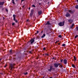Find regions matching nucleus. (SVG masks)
Segmentation results:
<instances>
[{"label":"nucleus","instance_id":"obj_1","mask_svg":"<svg viewBox=\"0 0 78 78\" xmlns=\"http://www.w3.org/2000/svg\"><path fill=\"white\" fill-rule=\"evenodd\" d=\"M45 26L46 27H48L46 28V33L47 34H48V30H49L50 33L51 32V28H50L51 27V23H50V21H48L47 22V23L45 24Z\"/></svg>","mask_w":78,"mask_h":78},{"label":"nucleus","instance_id":"obj_2","mask_svg":"<svg viewBox=\"0 0 78 78\" xmlns=\"http://www.w3.org/2000/svg\"><path fill=\"white\" fill-rule=\"evenodd\" d=\"M55 68H53V66L51 65L49 67V69H48V71L49 72H51V71H55Z\"/></svg>","mask_w":78,"mask_h":78},{"label":"nucleus","instance_id":"obj_3","mask_svg":"<svg viewBox=\"0 0 78 78\" xmlns=\"http://www.w3.org/2000/svg\"><path fill=\"white\" fill-rule=\"evenodd\" d=\"M16 66V65L14 63H13V64L10 63L9 64V66L11 68L10 70L11 71L12 70V69L14 68V66Z\"/></svg>","mask_w":78,"mask_h":78},{"label":"nucleus","instance_id":"obj_4","mask_svg":"<svg viewBox=\"0 0 78 78\" xmlns=\"http://www.w3.org/2000/svg\"><path fill=\"white\" fill-rule=\"evenodd\" d=\"M64 23H65V21L59 23L58 25L60 26V27H62V26H64Z\"/></svg>","mask_w":78,"mask_h":78},{"label":"nucleus","instance_id":"obj_5","mask_svg":"<svg viewBox=\"0 0 78 78\" xmlns=\"http://www.w3.org/2000/svg\"><path fill=\"white\" fill-rule=\"evenodd\" d=\"M13 17L14 21H15L16 23H17V20L16 19V15L13 14Z\"/></svg>","mask_w":78,"mask_h":78},{"label":"nucleus","instance_id":"obj_6","mask_svg":"<svg viewBox=\"0 0 78 78\" xmlns=\"http://www.w3.org/2000/svg\"><path fill=\"white\" fill-rule=\"evenodd\" d=\"M34 39H35V38H34L33 39L30 40L29 42H30V44H31V45H33V43H34Z\"/></svg>","mask_w":78,"mask_h":78},{"label":"nucleus","instance_id":"obj_7","mask_svg":"<svg viewBox=\"0 0 78 78\" xmlns=\"http://www.w3.org/2000/svg\"><path fill=\"white\" fill-rule=\"evenodd\" d=\"M75 10L71 9L68 10V12L70 13V14H73V13L75 12Z\"/></svg>","mask_w":78,"mask_h":78},{"label":"nucleus","instance_id":"obj_8","mask_svg":"<svg viewBox=\"0 0 78 78\" xmlns=\"http://www.w3.org/2000/svg\"><path fill=\"white\" fill-rule=\"evenodd\" d=\"M70 14L68 12H67L66 14L65 15V16L66 17H70Z\"/></svg>","mask_w":78,"mask_h":78},{"label":"nucleus","instance_id":"obj_9","mask_svg":"<svg viewBox=\"0 0 78 78\" xmlns=\"http://www.w3.org/2000/svg\"><path fill=\"white\" fill-rule=\"evenodd\" d=\"M68 22L69 23H72L73 22V20L71 19H69L68 20Z\"/></svg>","mask_w":78,"mask_h":78},{"label":"nucleus","instance_id":"obj_10","mask_svg":"<svg viewBox=\"0 0 78 78\" xmlns=\"http://www.w3.org/2000/svg\"><path fill=\"white\" fill-rule=\"evenodd\" d=\"M54 67H56V68H58V63H55L54 64Z\"/></svg>","mask_w":78,"mask_h":78},{"label":"nucleus","instance_id":"obj_11","mask_svg":"<svg viewBox=\"0 0 78 78\" xmlns=\"http://www.w3.org/2000/svg\"><path fill=\"white\" fill-rule=\"evenodd\" d=\"M63 62L65 64H67V60L66 59H64L63 61Z\"/></svg>","mask_w":78,"mask_h":78},{"label":"nucleus","instance_id":"obj_12","mask_svg":"<svg viewBox=\"0 0 78 78\" xmlns=\"http://www.w3.org/2000/svg\"><path fill=\"white\" fill-rule=\"evenodd\" d=\"M4 3H5V2H0V5L1 6H3L4 5Z\"/></svg>","mask_w":78,"mask_h":78},{"label":"nucleus","instance_id":"obj_13","mask_svg":"<svg viewBox=\"0 0 78 78\" xmlns=\"http://www.w3.org/2000/svg\"><path fill=\"white\" fill-rule=\"evenodd\" d=\"M39 15H41L42 14V11L40 10V11L38 12Z\"/></svg>","mask_w":78,"mask_h":78},{"label":"nucleus","instance_id":"obj_14","mask_svg":"<svg viewBox=\"0 0 78 78\" xmlns=\"http://www.w3.org/2000/svg\"><path fill=\"white\" fill-rule=\"evenodd\" d=\"M74 25H75V24L74 23H73L72 26L70 27V28H73V26H74Z\"/></svg>","mask_w":78,"mask_h":78},{"label":"nucleus","instance_id":"obj_15","mask_svg":"<svg viewBox=\"0 0 78 78\" xmlns=\"http://www.w3.org/2000/svg\"><path fill=\"white\" fill-rule=\"evenodd\" d=\"M33 13H30V17H33Z\"/></svg>","mask_w":78,"mask_h":78},{"label":"nucleus","instance_id":"obj_16","mask_svg":"<svg viewBox=\"0 0 78 78\" xmlns=\"http://www.w3.org/2000/svg\"><path fill=\"white\" fill-rule=\"evenodd\" d=\"M45 36V34H44L43 35L41 36V38H44V37Z\"/></svg>","mask_w":78,"mask_h":78},{"label":"nucleus","instance_id":"obj_17","mask_svg":"<svg viewBox=\"0 0 78 78\" xmlns=\"http://www.w3.org/2000/svg\"><path fill=\"white\" fill-rule=\"evenodd\" d=\"M9 53H10L11 55H12V50H11L9 51Z\"/></svg>","mask_w":78,"mask_h":78},{"label":"nucleus","instance_id":"obj_18","mask_svg":"<svg viewBox=\"0 0 78 78\" xmlns=\"http://www.w3.org/2000/svg\"><path fill=\"white\" fill-rule=\"evenodd\" d=\"M74 61H76V57H75V56H74Z\"/></svg>","mask_w":78,"mask_h":78},{"label":"nucleus","instance_id":"obj_19","mask_svg":"<svg viewBox=\"0 0 78 78\" xmlns=\"http://www.w3.org/2000/svg\"><path fill=\"white\" fill-rule=\"evenodd\" d=\"M78 35H76L75 37H74V39H77L78 38Z\"/></svg>","mask_w":78,"mask_h":78},{"label":"nucleus","instance_id":"obj_20","mask_svg":"<svg viewBox=\"0 0 78 78\" xmlns=\"http://www.w3.org/2000/svg\"><path fill=\"white\" fill-rule=\"evenodd\" d=\"M12 3L14 4H14H15V2H14V0H12Z\"/></svg>","mask_w":78,"mask_h":78},{"label":"nucleus","instance_id":"obj_21","mask_svg":"<svg viewBox=\"0 0 78 78\" xmlns=\"http://www.w3.org/2000/svg\"><path fill=\"white\" fill-rule=\"evenodd\" d=\"M75 9H78V5H76L75 7Z\"/></svg>","mask_w":78,"mask_h":78},{"label":"nucleus","instance_id":"obj_22","mask_svg":"<svg viewBox=\"0 0 78 78\" xmlns=\"http://www.w3.org/2000/svg\"><path fill=\"white\" fill-rule=\"evenodd\" d=\"M32 7H33V8H36V6H35V5H32Z\"/></svg>","mask_w":78,"mask_h":78},{"label":"nucleus","instance_id":"obj_23","mask_svg":"<svg viewBox=\"0 0 78 78\" xmlns=\"http://www.w3.org/2000/svg\"><path fill=\"white\" fill-rule=\"evenodd\" d=\"M72 67H74V68H76V67H75V66L74 64H72Z\"/></svg>","mask_w":78,"mask_h":78},{"label":"nucleus","instance_id":"obj_24","mask_svg":"<svg viewBox=\"0 0 78 78\" xmlns=\"http://www.w3.org/2000/svg\"><path fill=\"white\" fill-rule=\"evenodd\" d=\"M33 12H34V10H33V9L31 11V12L30 13H32V14H33Z\"/></svg>","mask_w":78,"mask_h":78},{"label":"nucleus","instance_id":"obj_25","mask_svg":"<svg viewBox=\"0 0 78 78\" xmlns=\"http://www.w3.org/2000/svg\"><path fill=\"white\" fill-rule=\"evenodd\" d=\"M14 25H15V23H12V26H14Z\"/></svg>","mask_w":78,"mask_h":78},{"label":"nucleus","instance_id":"obj_26","mask_svg":"<svg viewBox=\"0 0 78 78\" xmlns=\"http://www.w3.org/2000/svg\"><path fill=\"white\" fill-rule=\"evenodd\" d=\"M58 37H60V38H61L62 37V36L61 35H60L58 36Z\"/></svg>","mask_w":78,"mask_h":78},{"label":"nucleus","instance_id":"obj_27","mask_svg":"<svg viewBox=\"0 0 78 78\" xmlns=\"http://www.w3.org/2000/svg\"><path fill=\"white\" fill-rule=\"evenodd\" d=\"M62 46H63V47H65L66 46V44H63L62 45Z\"/></svg>","mask_w":78,"mask_h":78},{"label":"nucleus","instance_id":"obj_28","mask_svg":"<svg viewBox=\"0 0 78 78\" xmlns=\"http://www.w3.org/2000/svg\"><path fill=\"white\" fill-rule=\"evenodd\" d=\"M24 74L25 75H27V74H28V73L26 72V73H24Z\"/></svg>","mask_w":78,"mask_h":78},{"label":"nucleus","instance_id":"obj_29","mask_svg":"<svg viewBox=\"0 0 78 78\" xmlns=\"http://www.w3.org/2000/svg\"><path fill=\"white\" fill-rule=\"evenodd\" d=\"M5 9L6 11V12H8V9Z\"/></svg>","mask_w":78,"mask_h":78},{"label":"nucleus","instance_id":"obj_30","mask_svg":"<svg viewBox=\"0 0 78 78\" xmlns=\"http://www.w3.org/2000/svg\"><path fill=\"white\" fill-rule=\"evenodd\" d=\"M37 33H35V34H38V33H39V31H38V30H37Z\"/></svg>","mask_w":78,"mask_h":78},{"label":"nucleus","instance_id":"obj_31","mask_svg":"<svg viewBox=\"0 0 78 78\" xmlns=\"http://www.w3.org/2000/svg\"><path fill=\"white\" fill-rule=\"evenodd\" d=\"M76 31H78V27H76Z\"/></svg>","mask_w":78,"mask_h":78},{"label":"nucleus","instance_id":"obj_32","mask_svg":"<svg viewBox=\"0 0 78 78\" xmlns=\"http://www.w3.org/2000/svg\"><path fill=\"white\" fill-rule=\"evenodd\" d=\"M60 61L62 63V61H63V59H61Z\"/></svg>","mask_w":78,"mask_h":78},{"label":"nucleus","instance_id":"obj_33","mask_svg":"<svg viewBox=\"0 0 78 78\" xmlns=\"http://www.w3.org/2000/svg\"><path fill=\"white\" fill-rule=\"evenodd\" d=\"M7 66V64H6L5 66H4L5 68Z\"/></svg>","mask_w":78,"mask_h":78},{"label":"nucleus","instance_id":"obj_34","mask_svg":"<svg viewBox=\"0 0 78 78\" xmlns=\"http://www.w3.org/2000/svg\"><path fill=\"white\" fill-rule=\"evenodd\" d=\"M43 50H46V48H45L44 47V48Z\"/></svg>","mask_w":78,"mask_h":78},{"label":"nucleus","instance_id":"obj_35","mask_svg":"<svg viewBox=\"0 0 78 78\" xmlns=\"http://www.w3.org/2000/svg\"><path fill=\"white\" fill-rule=\"evenodd\" d=\"M58 63V66H60L61 65V63Z\"/></svg>","mask_w":78,"mask_h":78},{"label":"nucleus","instance_id":"obj_36","mask_svg":"<svg viewBox=\"0 0 78 78\" xmlns=\"http://www.w3.org/2000/svg\"><path fill=\"white\" fill-rule=\"evenodd\" d=\"M25 0H21V2H23V1H25Z\"/></svg>","mask_w":78,"mask_h":78},{"label":"nucleus","instance_id":"obj_37","mask_svg":"<svg viewBox=\"0 0 78 78\" xmlns=\"http://www.w3.org/2000/svg\"><path fill=\"white\" fill-rule=\"evenodd\" d=\"M29 53H32V52H31V51H29Z\"/></svg>","mask_w":78,"mask_h":78},{"label":"nucleus","instance_id":"obj_38","mask_svg":"<svg viewBox=\"0 0 78 78\" xmlns=\"http://www.w3.org/2000/svg\"><path fill=\"white\" fill-rule=\"evenodd\" d=\"M61 67L62 68V67H63V65H62L61 66Z\"/></svg>","mask_w":78,"mask_h":78},{"label":"nucleus","instance_id":"obj_39","mask_svg":"<svg viewBox=\"0 0 78 78\" xmlns=\"http://www.w3.org/2000/svg\"><path fill=\"white\" fill-rule=\"evenodd\" d=\"M4 10V8H3L2 10V11H3Z\"/></svg>","mask_w":78,"mask_h":78},{"label":"nucleus","instance_id":"obj_40","mask_svg":"<svg viewBox=\"0 0 78 78\" xmlns=\"http://www.w3.org/2000/svg\"><path fill=\"white\" fill-rule=\"evenodd\" d=\"M45 55H47V56H48V55H49L48 54H45Z\"/></svg>","mask_w":78,"mask_h":78},{"label":"nucleus","instance_id":"obj_41","mask_svg":"<svg viewBox=\"0 0 78 78\" xmlns=\"http://www.w3.org/2000/svg\"><path fill=\"white\" fill-rule=\"evenodd\" d=\"M17 53H16V54L15 55V56H16L17 55Z\"/></svg>","mask_w":78,"mask_h":78},{"label":"nucleus","instance_id":"obj_42","mask_svg":"<svg viewBox=\"0 0 78 78\" xmlns=\"http://www.w3.org/2000/svg\"><path fill=\"white\" fill-rule=\"evenodd\" d=\"M55 59V58L53 57V58H52V59Z\"/></svg>","mask_w":78,"mask_h":78},{"label":"nucleus","instance_id":"obj_43","mask_svg":"<svg viewBox=\"0 0 78 78\" xmlns=\"http://www.w3.org/2000/svg\"><path fill=\"white\" fill-rule=\"evenodd\" d=\"M39 5H41V3H39Z\"/></svg>","mask_w":78,"mask_h":78},{"label":"nucleus","instance_id":"obj_44","mask_svg":"<svg viewBox=\"0 0 78 78\" xmlns=\"http://www.w3.org/2000/svg\"><path fill=\"white\" fill-rule=\"evenodd\" d=\"M28 9L29 10H30V7H29Z\"/></svg>","mask_w":78,"mask_h":78},{"label":"nucleus","instance_id":"obj_45","mask_svg":"<svg viewBox=\"0 0 78 78\" xmlns=\"http://www.w3.org/2000/svg\"><path fill=\"white\" fill-rule=\"evenodd\" d=\"M29 21V20H27V22H28Z\"/></svg>","mask_w":78,"mask_h":78},{"label":"nucleus","instance_id":"obj_46","mask_svg":"<svg viewBox=\"0 0 78 78\" xmlns=\"http://www.w3.org/2000/svg\"><path fill=\"white\" fill-rule=\"evenodd\" d=\"M59 40H58V41H56V42H59Z\"/></svg>","mask_w":78,"mask_h":78},{"label":"nucleus","instance_id":"obj_47","mask_svg":"<svg viewBox=\"0 0 78 78\" xmlns=\"http://www.w3.org/2000/svg\"><path fill=\"white\" fill-rule=\"evenodd\" d=\"M24 6H25V5H23V8L24 7Z\"/></svg>","mask_w":78,"mask_h":78},{"label":"nucleus","instance_id":"obj_48","mask_svg":"<svg viewBox=\"0 0 78 78\" xmlns=\"http://www.w3.org/2000/svg\"><path fill=\"white\" fill-rule=\"evenodd\" d=\"M43 33V31H41V33Z\"/></svg>","mask_w":78,"mask_h":78},{"label":"nucleus","instance_id":"obj_49","mask_svg":"<svg viewBox=\"0 0 78 78\" xmlns=\"http://www.w3.org/2000/svg\"><path fill=\"white\" fill-rule=\"evenodd\" d=\"M3 19H4H4H5V17H3Z\"/></svg>","mask_w":78,"mask_h":78},{"label":"nucleus","instance_id":"obj_50","mask_svg":"<svg viewBox=\"0 0 78 78\" xmlns=\"http://www.w3.org/2000/svg\"><path fill=\"white\" fill-rule=\"evenodd\" d=\"M2 59L0 58V61H1V60H2Z\"/></svg>","mask_w":78,"mask_h":78},{"label":"nucleus","instance_id":"obj_51","mask_svg":"<svg viewBox=\"0 0 78 78\" xmlns=\"http://www.w3.org/2000/svg\"><path fill=\"white\" fill-rule=\"evenodd\" d=\"M77 2L78 3V0H76Z\"/></svg>","mask_w":78,"mask_h":78},{"label":"nucleus","instance_id":"obj_52","mask_svg":"<svg viewBox=\"0 0 78 78\" xmlns=\"http://www.w3.org/2000/svg\"><path fill=\"white\" fill-rule=\"evenodd\" d=\"M60 44H61L60 43H58V45H60Z\"/></svg>","mask_w":78,"mask_h":78},{"label":"nucleus","instance_id":"obj_53","mask_svg":"<svg viewBox=\"0 0 78 78\" xmlns=\"http://www.w3.org/2000/svg\"><path fill=\"white\" fill-rule=\"evenodd\" d=\"M60 66H62V64H61Z\"/></svg>","mask_w":78,"mask_h":78},{"label":"nucleus","instance_id":"obj_54","mask_svg":"<svg viewBox=\"0 0 78 78\" xmlns=\"http://www.w3.org/2000/svg\"><path fill=\"white\" fill-rule=\"evenodd\" d=\"M55 43V44H57V42H56Z\"/></svg>","mask_w":78,"mask_h":78},{"label":"nucleus","instance_id":"obj_55","mask_svg":"<svg viewBox=\"0 0 78 78\" xmlns=\"http://www.w3.org/2000/svg\"><path fill=\"white\" fill-rule=\"evenodd\" d=\"M0 8H2V6H0Z\"/></svg>","mask_w":78,"mask_h":78},{"label":"nucleus","instance_id":"obj_56","mask_svg":"<svg viewBox=\"0 0 78 78\" xmlns=\"http://www.w3.org/2000/svg\"><path fill=\"white\" fill-rule=\"evenodd\" d=\"M49 78H53L52 77H50Z\"/></svg>","mask_w":78,"mask_h":78},{"label":"nucleus","instance_id":"obj_57","mask_svg":"<svg viewBox=\"0 0 78 78\" xmlns=\"http://www.w3.org/2000/svg\"><path fill=\"white\" fill-rule=\"evenodd\" d=\"M37 59H38V58L37 57Z\"/></svg>","mask_w":78,"mask_h":78},{"label":"nucleus","instance_id":"obj_58","mask_svg":"<svg viewBox=\"0 0 78 78\" xmlns=\"http://www.w3.org/2000/svg\"><path fill=\"white\" fill-rule=\"evenodd\" d=\"M54 59L55 60H56V58H54Z\"/></svg>","mask_w":78,"mask_h":78}]
</instances>
